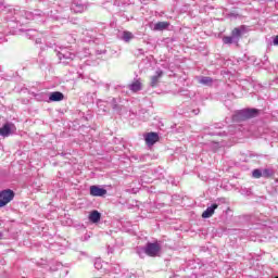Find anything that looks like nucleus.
<instances>
[{
  "instance_id": "f257e3e1",
  "label": "nucleus",
  "mask_w": 278,
  "mask_h": 278,
  "mask_svg": "<svg viewBox=\"0 0 278 278\" xmlns=\"http://www.w3.org/2000/svg\"><path fill=\"white\" fill-rule=\"evenodd\" d=\"M146 253L149 257H160L162 255V244L160 242H148L146 244Z\"/></svg>"
},
{
  "instance_id": "f03ea898",
  "label": "nucleus",
  "mask_w": 278,
  "mask_h": 278,
  "mask_svg": "<svg viewBox=\"0 0 278 278\" xmlns=\"http://www.w3.org/2000/svg\"><path fill=\"white\" fill-rule=\"evenodd\" d=\"M14 199V191L5 189L0 191V207H5Z\"/></svg>"
},
{
  "instance_id": "7ed1b4c3",
  "label": "nucleus",
  "mask_w": 278,
  "mask_h": 278,
  "mask_svg": "<svg viewBox=\"0 0 278 278\" xmlns=\"http://www.w3.org/2000/svg\"><path fill=\"white\" fill-rule=\"evenodd\" d=\"M59 60H65L63 61L64 64H68V62H73L75 60V54L73 52L62 50L58 53Z\"/></svg>"
},
{
  "instance_id": "20e7f679",
  "label": "nucleus",
  "mask_w": 278,
  "mask_h": 278,
  "mask_svg": "<svg viewBox=\"0 0 278 278\" xmlns=\"http://www.w3.org/2000/svg\"><path fill=\"white\" fill-rule=\"evenodd\" d=\"M14 130H16V127L12 123H7L3 125V127L0 128V136H3V138H8L10 134H12Z\"/></svg>"
},
{
  "instance_id": "39448f33",
  "label": "nucleus",
  "mask_w": 278,
  "mask_h": 278,
  "mask_svg": "<svg viewBox=\"0 0 278 278\" xmlns=\"http://www.w3.org/2000/svg\"><path fill=\"white\" fill-rule=\"evenodd\" d=\"M90 194H91V197H105V194H108V190H105L99 186H91Z\"/></svg>"
},
{
  "instance_id": "423d86ee",
  "label": "nucleus",
  "mask_w": 278,
  "mask_h": 278,
  "mask_svg": "<svg viewBox=\"0 0 278 278\" xmlns=\"http://www.w3.org/2000/svg\"><path fill=\"white\" fill-rule=\"evenodd\" d=\"M144 140L147 144H149L150 147H153V144L160 140V136L157 135V132H148L144 136Z\"/></svg>"
},
{
  "instance_id": "0eeeda50",
  "label": "nucleus",
  "mask_w": 278,
  "mask_h": 278,
  "mask_svg": "<svg viewBox=\"0 0 278 278\" xmlns=\"http://www.w3.org/2000/svg\"><path fill=\"white\" fill-rule=\"evenodd\" d=\"M239 116L241 118H253L254 116H257V110L255 109H247L239 112Z\"/></svg>"
},
{
  "instance_id": "6e6552de",
  "label": "nucleus",
  "mask_w": 278,
  "mask_h": 278,
  "mask_svg": "<svg viewBox=\"0 0 278 278\" xmlns=\"http://www.w3.org/2000/svg\"><path fill=\"white\" fill-rule=\"evenodd\" d=\"M216 210H218V204H216V203L212 204L202 213V218H212V216H214V212H216Z\"/></svg>"
},
{
  "instance_id": "1a4fd4ad",
  "label": "nucleus",
  "mask_w": 278,
  "mask_h": 278,
  "mask_svg": "<svg viewBox=\"0 0 278 278\" xmlns=\"http://www.w3.org/2000/svg\"><path fill=\"white\" fill-rule=\"evenodd\" d=\"M164 75V72L162 70H157L155 72V75L151 77L150 86L152 88H155L157 84H160V79H162V76Z\"/></svg>"
},
{
  "instance_id": "9d476101",
  "label": "nucleus",
  "mask_w": 278,
  "mask_h": 278,
  "mask_svg": "<svg viewBox=\"0 0 278 278\" xmlns=\"http://www.w3.org/2000/svg\"><path fill=\"white\" fill-rule=\"evenodd\" d=\"M168 27H170V23L159 22L153 25L152 29L153 31H164V29H168Z\"/></svg>"
},
{
  "instance_id": "9b49d317",
  "label": "nucleus",
  "mask_w": 278,
  "mask_h": 278,
  "mask_svg": "<svg viewBox=\"0 0 278 278\" xmlns=\"http://www.w3.org/2000/svg\"><path fill=\"white\" fill-rule=\"evenodd\" d=\"M22 16H24V18H26V21H38V16H40V13H34L30 11H24L22 13Z\"/></svg>"
},
{
  "instance_id": "f8f14e48",
  "label": "nucleus",
  "mask_w": 278,
  "mask_h": 278,
  "mask_svg": "<svg viewBox=\"0 0 278 278\" xmlns=\"http://www.w3.org/2000/svg\"><path fill=\"white\" fill-rule=\"evenodd\" d=\"M244 31H247V27L240 26L232 30L231 36L238 41V40H240V36H242V34H244Z\"/></svg>"
},
{
  "instance_id": "ddd939ff",
  "label": "nucleus",
  "mask_w": 278,
  "mask_h": 278,
  "mask_svg": "<svg viewBox=\"0 0 278 278\" xmlns=\"http://www.w3.org/2000/svg\"><path fill=\"white\" fill-rule=\"evenodd\" d=\"M49 101H64V93L60 91H54L50 93Z\"/></svg>"
},
{
  "instance_id": "4468645a",
  "label": "nucleus",
  "mask_w": 278,
  "mask_h": 278,
  "mask_svg": "<svg viewBox=\"0 0 278 278\" xmlns=\"http://www.w3.org/2000/svg\"><path fill=\"white\" fill-rule=\"evenodd\" d=\"M129 90H131V92H140V90H142V83H140V80H135L129 85Z\"/></svg>"
},
{
  "instance_id": "2eb2a0df",
  "label": "nucleus",
  "mask_w": 278,
  "mask_h": 278,
  "mask_svg": "<svg viewBox=\"0 0 278 278\" xmlns=\"http://www.w3.org/2000/svg\"><path fill=\"white\" fill-rule=\"evenodd\" d=\"M89 220L90 223H99V220H101V213H99V211H92L89 214Z\"/></svg>"
},
{
  "instance_id": "dca6fc26",
  "label": "nucleus",
  "mask_w": 278,
  "mask_h": 278,
  "mask_svg": "<svg viewBox=\"0 0 278 278\" xmlns=\"http://www.w3.org/2000/svg\"><path fill=\"white\" fill-rule=\"evenodd\" d=\"M72 10L76 14H80L81 12H84V10H86V7H84V4H79V3L75 2L72 4Z\"/></svg>"
},
{
  "instance_id": "f3484780",
  "label": "nucleus",
  "mask_w": 278,
  "mask_h": 278,
  "mask_svg": "<svg viewBox=\"0 0 278 278\" xmlns=\"http://www.w3.org/2000/svg\"><path fill=\"white\" fill-rule=\"evenodd\" d=\"M122 40H124V42H129L130 40H134V34L127 30L123 31Z\"/></svg>"
},
{
  "instance_id": "a211bd4d",
  "label": "nucleus",
  "mask_w": 278,
  "mask_h": 278,
  "mask_svg": "<svg viewBox=\"0 0 278 278\" xmlns=\"http://www.w3.org/2000/svg\"><path fill=\"white\" fill-rule=\"evenodd\" d=\"M199 83L200 84H203V86H212V78L211 77H207V76H202L200 79H199Z\"/></svg>"
},
{
  "instance_id": "6ab92c4d",
  "label": "nucleus",
  "mask_w": 278,
  "mask_h": 278,
  "mask_svg": "<svg viewBox=\"0 0 278 278\" xmlns=\"http://www.w3.org/2000/svg\"><path fill=\"white\" fill-rule=\"evenodd\" d=\"M223 42H224V45H233V42H238V41L231 35V36H228V37H224Z\"/></svg>"
},
{
  "instance_id": "aec40b11",
  "label": "nucleus",
  "mask_w": 278,
  "mask_h": 278,
  "mask_svg": "<svg viewBox=\"0 0 278 278\" xmlns=\"http://www.w3.org/2000/svg\"><path fill=\"white\" fill-rule=\"evenodd\" d=\"M137 254L139 255V257H144L147 255V247L137 248Z\"/></svg>"
},
{
  "instance_id": "412c9836",
  "label": "nucleus",
  "mask_w": 278,
  "mask_h": 278,
  "mask_svg": "<svg viewBox=\"0 0 278 278\" xmlns=\"http://www.w3.org/2000/svg\"><path fill=\"white\" fill-rule=\"evenodd\" d=\"M252 176L254 177V179H260V177L263 176L262 169H254L252 172Z\"/></svg>"
},
{
  "instance_id": "4be33fe9",
  "label": "nucleus",
  "mask_w": 278,
  "mask_h": 278,
  "mask_svg": "<svg viewBox=\"0 0 278 278\" xmlns=\"http://www.w3.org/2000/svg\"><path fill=\"white\" fill-rule=\"evenodd\" d=\"M104 103H105V102H103V101H101V100L98 101V108H99L100 110H102V112H106L105 108H103Z\"/></svg>"
},
{
  "instance_id": "5701e85b",
  "label": "nucleus",
  "mask_w": 278,
  "mask_h": 278,
  "mask_svg": "<svg viewBox=\"0 0 278 278\" xmlns=\"http://www.w3.org/2000/svg\"><path fill=\"white\" fill-rule=\"evenodd\" d=\"M270 175H273V172H270V169L263 170V177H270Z\"/></svg>"
},
{
  "instance_id": "b1692460",
  "label": "nucleus",
  "mask_w": 278,
  "mask_h": 278,
  "mask_svg": "<svg viewBox=\"0 0 278 278\" xmlns=\"http://www.w3.org/2000/svg\"><path fill=\"white\" fill-rule=\"evenodd\" d=\"M273 45L274 47H278V35L274 37Z\"/></svg>"
},
{
  "instance_id": "393cba45",
  "label": "nucleus",
  "mask_w": 278,
  "mask_h": 278,
  "mask_svg": "<svg viewBox=\"0 0 278 278\" xmlns=\"http://www.w3.org/2000/svg\"><path fill=\"white\" fill-rule=\"evenodd\" d=\"M94 268H97V270H101V263L96 262Z\"/></svg>"
},
{
  "instance_id": "a878e982",
  "label": "nucleus",
  "mask_w": 278,
  "mask_h": 278,
  "mask_svg": "<svg viewBox=\"0 0 278 278\" xmlns=\"http://www.w3.org/2000/svg\"><path fill=\"white\" fill-rule=\"evenodd\" d=\"M218 147H220V143H218V142H213V148H214V149H218Z\"/></svg>"
},
{
  "instance_id": "bb28decb",
  "label": "nucleus",
  "mask_w": 278,
  "mask_h": 278,
  "mask_svg": "<svg viewBox=\"0 0 278 278\" xmlns=\"http://www.w3.org/2000/svg\"><path fill=\"white\" fill-rule=\"evenodd\" d=\"M1 236H2V235H1V232H0V238H1Z\"/></svg>"
}]
</instances>
